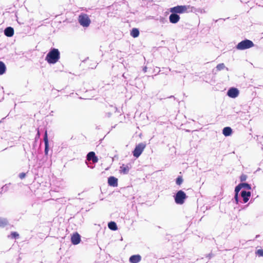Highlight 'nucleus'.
<instances>
[{
  "label": "nucleus",
  "mask_w": 263,
  "mask_h": 263,
  "mask_svg": "<svg viewBox=\"0 0 263 263\" xmlns=\"http://www.w3.org/2000/svg\"><path fill=\"white\" fill-rule=\"evenodd\" d=\"M60 58V53L59 50L56 48H52L47 54L45 60L49 64H55L59 61Z\"/></svg>",
  "instance_id": "f257e3e1"
},
{
  "label": "nucleus",
  "mask_w": 263,
  "mask_h": 263,
  "mask_svg": "<svg viewBox=\"0 0 263 263\" xmlns=\"http://www.w3.org/2000/svg\"><path fill=\"white\" fill-rule=\"evenodd\" d=\"M254 46V43L252 41L246 39L239 42L236 46L238 50H245Z\"/></svg>",
  "instance_id": "f03ea898"
},
{
  "label": "nucleus",
  "mask_w": 263,
  "mask_h": 263,
  "mask_svg": "<svg viewBox=\"0 0 263 263\" xmlns=\"http://www.w3.org/2000/svg\"><path fill=\"white\" fill-rule=\"evenodd\" d=\"M78 21L80 24L83 27H88L91 23L88 15L85 13H82L79 15Z\"/></svg>",
  "instance_id": "7ed1b4c3"
},
{
  "label": "nucleus",
  "mask_w": 263,
  "mask_h": 263,
  "mask_svg": "<svg viewBox=\"0 0 263 263\" xmlns=\"http://www.w3.org/2000/svg\"><path fill=\"white\" fill-rule=\"evenodd\" d=\"M186 198V194L182 190L178 191L174 196L175 201L178 204H183Z\"/></svg>",
  "instance_id": "20e7f679"
},
{
  "label": "nucleus",
  "mask_w": 263,
  "mask_h": 263,
  "mask_svg": "<svg viewBox=\"0 0 263 263\" xmlns=\"http://www.w3.org/2000/svg\"><path fill=\"white\" fill-rule=\"evenodd\" d=\"M145 146L143 143H140L137 145L133 152V156L137 158H138L142 153Z\"/></svg>",
  "instance_id": "39448f33"
},
{
  "label": "nucleus",
  "mask_w": 263,
  "mask_h": 263,
  "mask_svg": "<svg viewBox=\"0 0 263 263\" xmlns=\"http://www.w3.org/2000/svg\"><path fill=\"white\" fill-rule=\"evenodd\" d=\"M187 10V7L186 6H177L171 8L170 12L174 13H182Z\"/></svg>",
  "instance_id": "423d86ee"
},
{
  "label": "nucleus",
  "mask_w": 263,
  "mask_h": 263,
  "mask_svg": "<svg viewBox=\"0 0 263 263\" xmlns=\"http://www.w3.org/2000/svg\"><path fill=\"white\" fill-rule=\"evenodd\" d=\"M239 95L238 89L234 87L230 88L227 91V95L232 98H236Z\"/></svg>",
  "instance_id": "0eeeda50"
},
{
  "label": "nucleus",
  "mask_w": 263,
  "mask_h": 263,
  "mask_svg": "<svg viewBox=\"0 0 263 263\" xmlns=\"http://www.w3.org/2000/svg\"><path fill=\"white\" fill-rule=\"evenodd\" d=\"M87 160L92 161L93 163H97L98 161L97 157L96 156L95 152H89L87 155Z\"/></svg>",
  "instance_id": "6e6552de"
},
{
  "label": "nucleus",
  "mask_w": 263,
  "mask_h": 263,
  "mask_svg": "<svg viewBox=\"0 0 263 263\" xmlns=\"http://www.w3.org/2000/svg\"><path fill=\"white\" fill-rule=\"evenodd\" d=\"M240 195L241 197L242 198L243 202L246 203L249 200L251 194V192L249 191H242L240 193Z\"/></svg>",
  "instance_id": "1a4fd4ad"
},
{
  "label": "nucleus",
  "mask_w": 263,
  "mask_h": 263,
  "mask_svg": "<svg viewBox=\"0 0 263 263\" xmlns=\"http://www.w3.org/2000/svg\"><path fill=\"white\" fill-rule=\"evenodd\" d=\"M44 141L45 143V155H47L49 151V142L47 130L45 131L44 136Z\"/></svg>",
  "instance_id": "9d476101"
},
{
  "label": "nucleus",
  "mask_w": 263,
  "mask_h": 263,
  "mask_svg": "<svg viewBox=\"0 0 263 263\" xmlns=\"http://www.w3.org/2000/svg\"><path fill=\"white\" fill-rule=\"evenodd\" d=\"M180 19V16L177 14L172 13L169 16L170 22L173 24L177 23Z\"/></svg>",
  "instance_id": "9b49d317"
},
{
  "label": "nucleus",
  "mask_w": 263,
  "mask_h": 263,
  "mask_svg": "<svg viewBox=\"0 0 263 263\" xmlns=\"http://www.w3.org/2000/svg\"><path fill=\"white\" fill-rule=\"evenodd\" d=\"M109 185L113 187L118 186V179L114 176H110L108 178Z\"/></svg>",
  "instance_id": "f8f14e48"
},
{
  "label": "nucleus",
  "mask_w": 263,
  "mask_h": 263,
  "mask_svg": "<svg viewBox=\"0 0 263 263\" xmlns=\"http://www.w3.org/2000/svg\"><path fill=\"white\" fill-rule=\"evenodd\" d=\"M141 260V256L139 254L132 255L129 259V261L130 263H138Z\"/></svg>",
  "instance_id": "ddd939ff"
},
{
  "label": "nucleus",
  "mask_w": 263,
  "mask_h": 263,
  "mask_svg": "<svg viewBox=\"0 0 263 263\" xmlns=\"http://www.w3.org/2000/svg\"><path fill=\"white\" fill-rule=\"evenodd\" d=\"M130 169V165H129V164H127V165L122 164L120 167V170L119 171H120V173H121V174H127L128 173Z\"/></svg>",
  "instance_id": "4468645a"
},
{
  "label": "nucleus",
  "mask_w": 263,
  "mask_h": 263,
  "mask_svg": "<svg viewBox=\"0 0 263 263\" xmlns=\"http://www.w3.org/2000/svg\"><path fill=\"white\" fill-rule=\"evenodd\" d=\"M71 240L72 244L78 245L80 243L81 240L80 235L78 233H76L72 236Z\"/></svg>",
  "instance_id": "2eb2a0df"
},
{
  "label": "nucleus",
  "mask_w": 263,
  "mask_h": 263,
  "mask_svg": "<svg viewBox=\"0 0 263 263\" xmlns=\"http://www.w3.org/2000/svg\"><path fill=\"white\" fill-rule=\"evenodd\" d=\"M4 34L8 37H11L14 34V29L11 27H7L4 31Z\"/></svg>",
  "instance_id": "dca6fc26"
},
{
  "label": "nucleus",
  "mask_w": 263,
  "mask_h": 263,
  "mask_svg": "<svg viewBox=\"0 0 263 263\" xmlns=\"http://www.w3.org/2000/svg\"><path fill=\"white\" fill-rule=\"evenodd\" d=\"M242 189V186L240 185V183H239L238 185L235 187V196L234 199L236 203H238L239 199H238V193Z\"/></svg>",
  "instance_id": "f3484780"
},
{
  "label": "nucleus",
  "mask_w": 263,
  "mask_h": 263,
  "mask_svg": "<svg viewBox=\"0 0 263 263\" xmlns=\"http://www.w3.org/2000/svg\"><path fill=\"white\" fill-rule=\"evenodd\" d=\"M232 133V129L230 127H224L222 130V134L226 137L230 136Z\"/></svg>",
  "instance_id": "a211bd4d"
},
{
  "label": "nucleus",
  "mask_w": 263,
  "mask_h": 263,
  "mask_svg": "<svg viewBox=\"0 0 263 263\" xmlns=\"http://www.w3.org/2000/svg\"><path fill=\"white\" fill-rule=\"evenodd\" d=\"M108 227L109 229L115 231L118 229L117 224L115 222L110 221L108 223Z\"/></svg>",
  "instance_id": "6ab92c4d"
},
{
  "label": "nucleus",
  "mask_w": 263,
  "mask_h": 263,
  "mask_svg": "<svg viewBox=\"0 0 263 263\" xmlns=\"http://www.w3.org/2000/svg\"><path fill=\"white\" fill-rule=\"evenodd\" d=\"M130 35L133 37H137L139 35V31L137 28H133L131 30Z\"/></svg>",
  "instance_id": "aec40b11"
},
{
  "label": "nucleus",
  "mask_w": 263,
  "mask_h": 263,
  "mask_svg": "<svg viewBox=\"0 0 263 263\" xmlns=\"http://www.w3.org/2000/svg\"><path fill=\"white\" fill-rule=\"evenodd\" d=\"M240 185L242 186V188H245L247 190L251 189V185L247 183H240Z\"/></svg>",
  "instance_id": "412c9836"
},
{
  "label": "nucleus",
  "mask_w": 263,
  "mask_h": 263,
  "mask_svg": "<svg viewBox=\"0 0 263 263\" xmlns=\"http://www.w3.org/2000/svg\"><path fill=\"white\" fill-rule=\"evenodd\" d=\"M6 67L5 64L3 62H1V75L6 72Z\"/></svg>",
  "instance_id": "4be33fe9"
},
{
  "label": "nucleus",
  "mask_w": 263,
  "mask_h": 263,
  "mask_svg": "<svg viewBox=\"0 0 263 263\" xmlns=\"http://www.w3.org/2000/svg\"><path fill=\"white\" fill-rule=\"evenodd\" d=\"M10 237L12 238L17 239L19 237V234L16 232H13L11 233Z\"/></svg>",
  "instance_id": "5701e85b"
},
{
  "label": "nucleus",
  "mask_w": 263,
  "mask_h": 263,
  "mask_svg": "<svg viewBox=\"0 0 263 263\" xmlns=\"http://www.w3.org/2000/svg\"><path fill=\"white\" fill-rule=\"evenodd\" d=\"M183 182V179L181 176H178L176 180V183L177 185H181Z\"/></svg>",
  "instance_id": "b1692460"
},
{
  "label": "nucleus",
  "mask_w": 263,
  "mask_h": 263,
  "mask_svg": "<svg viewBox=\"0 0 263 263\" xmlns=\"http://www.w3.org/2000/svg\"><path fill=\"white\" fill-rule=\"evenodd\" d=\"M226 68L223 63H220L217 65L216 68L218 70H221Z\"/></svg>",
  "instance_id": "393cba45"
},
{
  "label": "nucleus",
  "mask_w": 263,
  "mask_h": 263,
  "mask_svg": "<svg viewBox=\"0 0 263 263\" xmlns=\"http://www.w3.org/2000/svg\"><path fill=\"white\" fill-rule=\"evenodd\" d=\"M8 223V221L6 219L1 218V227L6 226Z\"/></svg>",
  "instance_id": "a878e982"
},
{
  "label": "nucleus",
  "mask_w": 263,
  "mask_h": 263,
  "mask_svg": "<svg viewBox=\"0 0 263 263\" xmlns=\"http://www.w3.org/2000/svg\"><path fill=\"white\" fill-rule=\"evenodd\" d=\"M256 254L260 257L263 256V250L262 249L257 250L256 251Z\"/></svg>",
  "instance_id": "bb28decb"
},
{
  "label": "nucleus",
  "mask_w": 263,
  "mask_h": 263,
  "mask_svg": "<svg viewBox=\"0 0 263 263\" xmlns=\"http://www.w3.org/2000/svg\"><path fill=\"white\" fill-rule=\"evenodd\" d=\"M240 179L241 181H244L247 179V176L246 175H242Z\"/></svg>",
  "instance_id": "cd10ccee"
},
{
  "label": "nucleus",
  "mask_w": 263,
  "mask_h": 263,
  "mask_svg": "<svg viewBox=\"0 0 263 263\" xmlns=\"http://www.w3.org/2000/svg\"><path fill=\"white\" fill-rule=\"evenodd\" d=\"M26 177V173H21L19 174V177L20 179H23Z\"/></svg>",
  "instance_id": "c85d7f7f"
},
{
  "label": "nucleus",
  "mask_w": 263,
  "mask_h": 263,
  "mask_svg": "<svg viewBox=\"0 0 263 263\" xmlns=\"http://www.w3.org/2000/svg\"><path fill=\"white\" fill-rule=\"evenodd\" d=\"M159 20H160V22L162 23H165V22H167V20L163 17H160L159 18Z\"/></svg>",
  "instance_id": "c756f323"
},
{
  "label": "nucleus",
  "mask_w": 263,
  "mask_h": 263,
  "mask_svg": "<svg viewBox=\"0 0 263 263\" xmlns=\"http://www.w3.org/2000/svg\"><path fill=\"white\" fill-rule=\"evenodd\" d=\"M7 188H8L7 185H5L3 186L2 187H1V190L2 191H6L7 190Z\"/></svg>",
  "instance_id": "7c9ffc66"
},
{
  "label": "nucleus",
  "mask_w": 263,
  "mask_h": 263,
  "mask_svg": "<svg viewBox=\"0 0 263 263\" xmlns=\"http://www.w3.org/2000/svg\"><path fill=\"white\" fill-rule=\"evenodd\" d=\"M213 256V254L212 253H210L207 256H206V257L208 258V259H210V258H211Z\"/></svg>",
  "instance_id": "2f4dec72"
},
{
  "label": "nucleus",
  "mask_w": 263,
  "mask_h": 263,
  "mask_svg": "<svg viewBox=\"0 0 263 263\" xmlns=\"http://www.w3.org/2000/svg\"><path fill=\"white\" fill-rule=\"evenodd\" d=\"M40 136V131L39 129H37V134L36 135L35 139H36L37 138H39Z\"/></svg>",
  "instance_id": "473e14b6"
},
{
  "label": "nucleus",
  "mask_w": 263,
  "mask_h": 263,
  "mask_svg": "<svg viewBox=\"0 0 263 263\" xmlns=\"http://www.w3.org/2000/svg\"><path fill=\"white\" fill-rule=\"evenodd\" d=\"M111 115V114L110 112H108L106 114V116L108 118H109Z\"/></svg>",
  "instance_id": "72a5a7b5"
},
{
  "label": "nucleus",
  "mask_w": 263,
  "mask_h": 263,
  "mask_svg": "<svg viewBox=\"0 0 263 263\" xmlns=\"http://www.w3.org/2000/svg\"><path fill=\"white\" fill-rule=\"evenodd\" d=\"M143 70L144 72H146V71H147V67H144L143 69Z\"/></svg>",
  "instance_id": "f704fd0d"
}]
</instances>
